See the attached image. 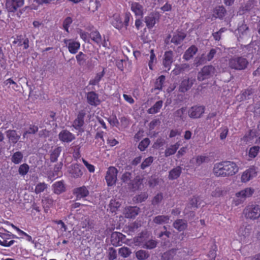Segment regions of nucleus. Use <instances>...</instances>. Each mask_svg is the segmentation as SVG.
<instances>
[{
	"mask_svg": "<svg viewBox=\"0 0 260 260\" xmlns=\"http://www.w3.org/2000/svg\"><path fill=\"white\" fill-rule=\"evenodd\" d=\"M82 161L84 164V165L86 166L87 169L88 170V171L91 172L93 173L94 172L95 168L93 165L89 164L87 161L85 160L84 159L82 158Z\"/></svg>",
	"mask_w": 260,
	"mask_h": 260,
	"instance_id": "64",
	"label": "nucleus"
},
{
	"mask_svg": "<svg viewBox=\"0 0 260 260\" xmlns=\"http://www.w3.org/2000/svg\"><path fill=\"white\" fill-rule=\"evenodd\" d=\"M111 24L118 29H121L123 26V23L119 14H115L113 15L111 19Z\"/></svg>",
	"mask_w": 260,
	"mask_h": 260,
	"instance_id": "24",
	"label": "nucleus"
},
{
	"mask_svg": "<svg viewBox=\"0 0 260 260\" xmlns=\"http://www.w3.org/2000/svg\"><path fill=\"white\" fill-rule=\"evenodd\" d=\"M0 245L4 247H10L15 243V241L11 239L18 238L10 232L0 233Z\"/></svg>",
	"mask_w": 260,
	"mask_h": 260,
	"instance_id": "5",
	"label": "nucleus"
},
{
	"mask_svg": "<svg viewBox=\"0 0 260 260\" xmlns=\"http://www.w3.org/2000/svg\"><path fill=\"white\" fill-rule=\"evenodd\" d=\"M251 228L249 225H242L236 231L240 240H243L249 236Z\"/></svg>",
	"mask_w": 260,
	"mask_h": 260,
	"instance_id": "11",
	"label": "nucleus"
},
{
	"mask_svg": "<svg viewBox=\"0 0 260 260\" xmlns=\"http://www.w3.org/2000/svg\"><path fill=\"white\" fill-rule=\"evenodd\" d=\"M157 245V242L153 240H150L145 242L143 247L146 249H153L155 248Z\"/></svg>",
	"mask_w": 260,
	"mask_h": 260,
	"instance_id": "51",
	"label": "nucleus"
},
{
	"mask_svg": "<svg viewBox=\"0 0 260 260\" xmlns=\"http://www.w3.org/2000/svg\"><path fill=\"white\" fill-rule=\"evenodd\" d=\"M254 189L252 187H246L236 193L233 199V204L238 206L243 203L246 198L250 197L254 193Z\"/></svg>",
	"mask_w": 260,
	"mask_h": 260,
	"instance_id": "1",
	"label": "nucleus"
},
{
	"mask_svg": "<svg viewBox=\"0 0 260 260\" xmlns=\"http://www.w3.org/2000/svg\"><path fill=\"white\" fill-rule=\"evenodd\" d=\"M225 170L224 161H222L214 165L213 172L217 177H225Z\"/></svg>",
	"mask_w": 260,
	"mask_h": 260,
	"instance_id": "19",
	"label": "nucleus"
},
{
	"mask_svg": "<svg viewBox=\"0 0 260 260\" xmlns=\"http://www.w3.org/2000/svg\"><path fill=\"white\" fill-rule=\"evenodd\" d=\"M229 130L226 127H223L220 129V138L221 140H224L226 138Z\"/></svg>",
	"mask_w": 260,
	"mask_h": 260,
	"instance_id": "61",
	"label": "nucleus"
},
{
	"mask_svg": "<svg viewBox=\"0 0 260 260\" xmlns=\"http://www.w3.org/2000/svg\"><path fill=\"white\" fill-rule=\"evenodd\" d=\"M125 236L121 233L115 232L112 233L111 236V242L113 245L117 246L119 244L124 238Z\"/></svg>",
	"mask_w": 260,
	"mask_h": 260,
	"instance_id": "23",
	"label": "nucleus"
},
{
	"mask_svg": "<svg viewBox=\"0 0 260 260\" xmlns=\"http://www.w3.org/2000/svg\"><path fill=\"white\" fill-rule=\"evenodd\" d=\"M38 130V128L37 126L30 125L28 130L25 131L23 135L24 138H26L28 134H35Z\"/></svg>",
	"mask_w": 260,
	"mask_h": 260,
	"instance_id": "56",
	"label": "nucleus"
},
{
	"mask_svg": "<svg viewBox=\"0 0 260 260\" xmlns=\"http://www.w3.org/2000/svg\"><path fill=\"white\" fill-rule=\"evenodd\" d=\"M165 80V76L161 75L156 80L155 83V89L160 90L162 89V85Z\"/></svg>",
	"mask_w": 260,
	"mask_h": 260,
	"instance_id": "47",
	"label": "nucleus"
},
{
	"mask_svg": "<svg viewBox=\"0 0 260 260\" xmlns=\"http://www.w3.org/2000/svg\"><path fill=\"white\" fill-rule=\"evenodd\" d=\"M131 10L136 17L141 18L145 13V9L143 5L138 2H132L131 4Z\"/></svg>",
	"mask_w": 260,
	"mask_h": 260,
	"instance_id": "13",
	"label": "nucleus"
},
{
	"mask_svg": "<svg viewBox=\"0 0 260 260\" xmlns=\"http://www.w3.org/2000/svg\"><path fill=\"white\" fill-rule=\"evenodd\" d=\"M58 137L61 141L65 143H70L75 139V135L67 130L61 131Z\"/></svg>",
	"mask_w": 260,
	"mask_h": 260,
	"instance_id": "16",
	"label": "nucleus"
},
{
	"mask_svg": "<svg viewBox=\"0 0 260 260\" xmlns=\"http://www.w3.org/2000/svg\"><path fill=\"white\" fill-rule=\"evenodd\" d=\"M131 252V250L126 247H121L119 249V254L123 257H128Z\"/></svg>",
	"mask_w": 260,
	"mask_h": 260,
	"instance_id": "50",
	"label": "nucleus"
},
{
	"mask_svg": "<svg viewBox=\"0 0 260 260\" xmlns=\"http://www.w3.org/2000/svg\"><path fill=\"white\" fill-rule=\"evenodd\" d=\"M6 135L9 141L13 143H16L19 140L20 136L14 130H8L6 132Z\"/></svg>",
	"mask_w": 260,
	"mask_h": 260,
	"instance_id": "25",
	"label": "nucleus"
},
{
	"mask_svg": "<svg viewBox=\"0 0 260 260\" xmlns=\"http://www.w3.org/2000/svg\"><path fill=\"white\" fill-rule=\"evenodd\" d=\"M159 14L157 12H153L149 14L145 18V22L149 29L152 28L156 22L159 21Z\"/></svg>",
	"mask_w": 260,
	"mask_h": 260,
	"instance_id": "9",
	"label": "nucleus"
},
{
	"mask_svg": "<svg viewBox=\"0 0 260 260\" xmlns=\"http://www.w3.org/2000/svg\"><path fill=\"white\" fill-rule=\"evenodd\" d=\"M86 55L82 52H79V53L76 56V58L78 63L80 66L83 65L86 60Z\"/></svg>",
	"mask_w": 260,
	"mask_h": 260,
	"instance_id": "44",
	"label": "nucleus"
},
{
	"mask_svg": "<svg viewBox=\"0 0 260 260\" xmlns=\"http://www.w3.org/2000/svg\"><path fill=\"white\" fill-rule=\"evenodd\" d=\"M121 203L115 199L111 200L109 205L110 210L112 212H114L120 207Z\"/></svg>",
	"mask_w": 260,
	"mask_h": 260,
	"instance_id": "46",
	"label": "nucleus"
},
{
	"mask_svg": "<svg viewBox=\"0 0 260 260\" xmlns=\"http://www.w3.org/2000/svg\"><path fill=\"white\" fill-rule=\"evenodd\" d=\"M78 34L80 35V38L84 40L85 42L88 39V34L81 29H78L77 30Z\"/></svg>",
	"mask_w": 260,
	"mask_h": 260,
	"instance_id": "62",
	"label": "nucleus"
},
{
	"mask_svg": "<svg viewBox=\"0 0 260 260\" xmlns=\"http://www.w3.org/2000/svg\"><path fill=\"white\" fill-rule=\"evenodd\" d=\"M23 157V154L20 151H17L12 155L11 160L15 164H19L22 161Z\"/></svg>",
	"mask_w": 260,
	"mask_h": 260,
	"instance_id": "31",
	"label": "nucleus"
},
{
	"mask_svg": "<svg viewBox=\"0 0 260 260\" xmlns=\"http://www.w3.org/2000/svg\"><path fill=\"white\" fill-rule=\"evenodd\" d=\"M63 42L72 54H76L80 49V44L78 41L73 39H64Z\"/></svg>",
	"mask_w": 260,
	"mask_h": 260,
	"instance_id": "10",
	"label": "nucleus"
},
{
	"mask_svg": "<svg viewBox=\"0 0 260 260\" xmlns=\"http://www.w3.org/2000/svg\"><path fill=\"white\" fill-rule=\"evenodd\" d=\"M69 172L71 176L75 178H79L83 175L80 166L77 164L72 165L69 168Z\"/></svg>",
	"mask_w": 260,
	"mask_h": 260,
	"instance_id": "20",
	"label": "nucleus"
},
{
	"mask_svg": "<svg viewBox=\"0 0 260 260\" xmlns=\"http://www.w3.org/2000/svg\"><path fill=\"white\" fill-rule=\"evenodd\" d=\"M143 179L139 177H137L133 181L132 183V188L136 190L140 188L142 185Z\"/></svg>",
	"mask_w": 260,
	"mask_h": 260,
	"instance_id": "49",
	"label": "nucleus"
},
{
	"mask_svg": "<svg viewBox=\"0 0 260 260\" xmlns=\"http://www.w3.org/2000/svg\"><path fill=\"white\" fill-rule=\"evenodd\" d=\"M29 170V166L27 164H23L19 167L18 173L21 176H24L27 174Z\"/></svg>",
	"mask_w": 260,
	"mask_h": 260,
	"instance_id": "43",
	"label": "nucleus"
},
{
	"mask_svg": "<svg viewBox=\"0 0 260 260\" xmlns=\"http://www.w3.org/2000/svg\"><path fill=\"white\" fill-rule=\"evenodd\" d=\"M229 67L236 70L245 69L248 64L247 60L241 56H233L230 58L228 61Z\"/></svg>",
	"mask_w": 260,
	"mask_h": 260,
	"instance_id": "2",
	"label": "nucleus"
},
{
	"mask_svg": "<svg viewBox=\"0 0 260 260\" xmlns=\"http://www.w3.org/2000/svg\"><path fill=\"white\" fill-rule=\"evenodd\" d=\"M215 69L212 66H206L203 68L199 73L198 79L200 81H203L214 75Z\"/></svg>",
	"mask_w": 260,
	"mask_h": 260,
	"instance_id": "6",
	"label": "nucleus"
},
{
	"mask_svg": "<svg viewBox=\"0 0 260 260\" xmlns=\"http://www.w3.org/2000/svg\"><path fill=\"white\" fill-rule=\"evenodd\" d=\"M90 37L91 39L96 44L100 45L102 43V37L98 31H94L90 33Z\"/></svg>",
	"mask_w": 260,
	"mask_h": 260,
	"instance_id": "39",
	"label": "nucleus"
},
{
	"mask_svg": "<svg viewBox=\"0 0 260 260\" xmlns=\"http://www.w3.org/2000/svg\"><path fill=\"white\" fill-rule=\"evenodd\" d=\"M181 173V168L180 167H177L169 172V178L170 180L177 179L179 177Z\"/></svg>",
	"mask_w": 260,
	"mask_h": 260,
	"instance_id": "30",
	"label": "nucleus"
},
{
	"mask_svg": "<svg viewBox=\"0 0 260 260\" xmlns=\"http://www.w3.org/2000/svg\"><path fill=\"white\" fill-rule=\"evenodd\" d=\"M117 257L116 251L113 248H111L109 250V260H114Z\"/></svg>",
	"mask_w": 260,
	"mask_h": 260,
	"instance_id": "63",
	"label": "nucleus"
},
{
	"mask_svg": "<svg viewBox=\"0 0 260 260\" xmlns=\"http://www.w3.org/2000/svg\"><path fill=\"white\" fill-rule=\"evenodd\" d=\"M176 253V250L172 249L168 251L163 253L162 255V259L163 260H170L172 259Z\"/></svg>",
	"mask_w": 260,
	"mask_h": 260,
	"instance_id": "40",
	"label": "nucleus"
},
{
	"mask_svg": "<svg viewBox=\"0 0 260 260\" xmlns=\"http://www.w3.org/2000/svg\"><path fill=\"white\" fill-rule=\"evenodd\" d=\"M204 112V107L203 106L192 107L188 111V115L192 118H198Z\"/></svg>",
	"mask_w": 260,
	"mask_h": 260,
	"instance_id": "15",
	"label": "nucleus"
},
{
	"mask_svg": "<svg viewBox=\"0 0 260 260\" xmlns=\"http://www.w3.org/2000/svg\"><path fill=\"white\" fill-rule=\"evenodd\" d=\"M198 51L197 48L194 46L190 47L185 52L183 55V58L186 60H188L191 58Z\"/></svg>",
	"mask_w": 260,
	"mask_h": 260,
	"instance_id": "27",
	"label": "nucleus"
},
{
	"mask_svg": "<svg viewBox=\"0 0 260 260\" xmlns=\"http://www.w3.org/2000/svg\"><path fill=\"white\" fill-rule=\"evenodd\" d=\"M118 171L114 167H110L106 172L105 180L108 186L114 185L117 181Z\"/></svg>",
	"mask_w": 260,
	"mask_h": 260,
	"instance_id": "4",
	"label": "nucleus"
},
{
	"mask_svg": "<svg viewBox=\"0 0 260 260\" xmlns=\"http://www.w3.org/2000/svg\"><path fill=\"white\" fill-rule=\"evenodd\" d=\"M243 214L247 219H256L260 217V207L256 205H248L244 209Z\"/></svg>",
	"mask_w": 260,
	"mask_h": 260,
	"instance_id": "3",
	"label": "nucleus"
},
{
	"mask_svg": "<svg viewBox=\"0 0 260 260\" xmlns=\"http://www.w3.org/2000/svg\"><path fill=\"white\" fill-rule=\"evenodd\" d=\"M162 101H157L152 107L148 110V113L152 114L158 113L162 108Z\"/></svg>",
	"mask_w": 260,
	"mask_h": 260,
	"instance_id": "32",
	"label": "nucleus"
},
{
	"mask_svg": "<svg viewBox=\"0 0 260 260\" xmlns=\"http://www.w3.org/2000/svg\"><path fill=\"white\" fill-rule=\"evenodd\" d=\"M61 151V148L60 147H58L53 150L50 155V159L52 162H55L57 160Z\"/></svg>",
	"mask_w": 260,
	"mask_h": 260,
	"instance_id": "41",
	"label": "nucleus"
},
{
	"mask_svg": "<svg viewBox=\"0 0 260 260\" xmlns=\"http://www.w3.org/2000/svg\"><path fill=\"white\" fill-rule=\"evenodd\" d=\"M216 51L215 49H211L209 53L207 55L206 57L204 58L201 61L202 63L206 62L207 61H210L214 57Z\"/></svg>",
	"mask_w": 260,
	"mask_h": 260,
	"instance_id": "55",
	"label": "nucleus"
},
{
	"mask_svg": "<svg viewBox=\"0 0 260 260\" xmlns=\"http://www.w3.org/2000/svg\"><path fill=\"white\" fill-rule=\"evenodd\" d=\"M86 98L88 103L91 106H97L101 103L99 95L95 92L90 91L88 92Z\"/></svg>",
	"mask_w": 260,
	"mask_h": 260,
	"instance_id": "17",
	"label": "nucleus"
},
{
	"mask_svg": "<svg viewBox=\"0 0 260 260\" xmlns=\"http://www.w3.org/2000/svg\"><path fill=\"white\" fill-rule=\"evenodd\" d=\"M136 256L139 260H144L149 256V254L145 250H140L136 252Z\"/></svg>",
	"mask_w": 260,
	"mask_h": 260,
	"instance_id": "42",
	"label": "nucleus"
},
{
	"mask_svg": "<svg viewBox=\"0 0 260 260\" xmlns=\"http://www.w3.org/2000/svg\"><path fill=\"white\" fill-rule=\"evenodd\" d=\"M224 167L225 168V177L233 176L236 174L239 171V168L236 164L233 161H224Z\"/></svg>",
	"mask_w": 260,
	"mask_h": 260,
	"instance_id": "8",
	"label": "nucleus"
},
{
	"mask_svg": "<svg viewBox=\"0 0 260 260\" xmlns=\"http://www.w3.org/2000/svg\"><path fill=\"white\" fill-rule=\"evenodd\" d=\"M149 143L150 141L149 139L145 138L139 143L138 148L141 151H144L148 147Z\"/></svg>",
	"mask_w": 260,
	"mask_h": 260,
	"instance_id": "52",
	"label": "nucleus"
},
{
	"mask_svg": "<svg viewBox=\"0 0 260 260\" xmlns=\"http://www.w3.org/2000/svg\"><path fill=\"white\" fill-rule=\"evenodd\" d=\"M105 68H103L101 72L97 73L94 78L91 79L89 81V84L92 85H96L99 84L102 78L104 77L105 74Z\"/></svg>",
	"mask_w": 260,
	"mask_h": 260,
	"instance_id": "26",
	"label": "nucleus"
},
{
	"mask_svg": "<svg viewBox=\"0 0 260 260\" xmlns=\"http://www.w3.org/2000/svg\"><path fill=\"white\" fill-rule=\"evenodd\" d=\"M153 158L152 156L148 157L146 158L141 164V168L144 169L145 168L149 166L153 162Z\"/></svg>",
	"mask_w": 260,
	"mask_h": 260,
	"instance_id": "57",
	"label": "nucleus"
},
{
	"mask_svg": "<svg viewBox=\"0 0 260 260\" xmlns=\"http://www.w3.org/2000/svg\"><path fill=\"white\" fill-rule=\"evenodd\" d=\"M193 84V80L189 79L183 80L180 86L179 90L181 92H185L188 90Z\"/></svg>",
	"mask_w": 260,
	"mask_h": 260,
	"instance_id": "28",
	"label": "nucleus"
},
{
	"mask_svg": "<svg viewBox=\"0 0 260 260\" xmlns=\"http://www.w3.org/2000/svg\"><path fill=\"white\" fill-rule=\"evenodd\" d=\"M24 5V0H6V8L9 12H15Z\"/></svg>",
	"mask_w": 260,
	"mask_h": 260,
	"instance_id": "7",
	"label": "nucleus"
},
{
	"mask_svg": "<svg viewBox=\"0 0 260 260\" xmlns=\"http://www.w3.org/2000/svg\"><path fill=\"white\" fill-rule=\"evenodd\" d=\"M156 61V56L154 54V50L151 49L150 50V59L148 62V66L150 70H153V67L154 63Z\"/></svg>",
	"mask_w": 260,
	"mask_h": 260,
	"instance_id": "48",
	"label": "nucleus"
},
{
	"mask_svg": "<svg viewBox=\"0 0 260 260\" xmlns=\"http://www.w3.org/2000/svg\"><path fill=\"white\" fill-rule=\"evenodd\" d=\"M85 116V113L83 111H80L79 112L77 117L74 121L73 123V126L76 129H80L84 124V117Z\"/></svg>",
	"mask_w": 260,
	"mask_h": 260,
	"instance_id": "22",
	"label": "nucleus"
},
{
	"mask_svg": "<svg viewBox=\"0 0 260 260\" xmlns=\"http://www.w3.org/2000/svg\"><path fill=\"white\" fill-rule=\"evenodd\" d=\"M170 217L167 215H158L153 219V222L156 224H164L169 222Z\"/></svg>",
	"mask_w": 260,
	"mask_h": 260,
	"instance_id": "33",
	"label": "nucleus"
},
{
	"mask_svg": "<svg viewBox=\"0 0 260 260\" xmlns=\"http://www.w3.org/2000/svg\"><path fill=\"white\" fill-rule=\"evenodd\" d=\"M209 160V157L205 155L198 156L196 158V161L198 165H201L203 162H208Z\"/></svg>",
	"mask_w": 260,
	"mask_h": 260,
	"instance_id": "58",
	"label": "nucleus"
},
{
	"mask_svg": "<svg viewBox=\"0 0 260 260\" xmlns=\"http://www.w3.org/2000/svg\"><path fill=\"white\" fill-rule=\"evenodd\" d=\"M73 194L76 197L77 200H80L87 197L89 194V191L86 186H83L75 188L73 190Z\"/></svg>",
	"mask_w": 260,
	"mask_h": 260,
	"instance_id": "18",
	"label": "nucleus"
},
{
	"mask_svg": "<svg viewBox=\"0 0 260 260\" xmlns=\"http://www.w3.org/2000/svg\"><path fill=\"white\" fill-rule=\"evenodd\" d=\"M72 22V19L70 17H68L65 19L63 23V26L64 29L67 31H69V27Z\"/></svg>",
	"mask_w": 260,
	"mask_h": 260,
	"instance_id": "59",
	"label": "nucleus"
},
{
	"mask_svg": "<svg viewBox=\"0 0 260 260\" xmlns=\"http://www.w3.org/2000/svg\"><path fill=\"white\" fill-rule=\"evenodd\" d=\"M146 234L142 233L140 236L136 237L134 239V242L136 246H143L144 245L145 242V236Z\"/></svg>",
	"mask_w": 260,
	"mask_h": 260,
	"instance_id": "37",
	"label": "nucleus"
},
{
	"mask_svg": "<svg viewBox=\"0 0 260 260\" xmlns=\"http://www.w3.org/2000/svg\"><path fill=\"white\" fill-rule=\"evenodd\" d=\"M185 35L184 32H178L174 34L171 39V42L176 45L179 44L184 39Z\"/></svg>",
	"mask_w": 260,
	"mask_h": 260,
	"instance_id": "29",
	"label": "nucleus"
},
{
	"mask_svg": "<svg viewBox=\"0 0 260 260\" xmlns=\"http://www.w3.org/2000/svg\"><path fill=\"white\" fill-rule=\"evenodd\" d=\"M187 224L185 221L182 219L176 220L174 223V227L179 231H182L186 228Z\"/></svg>",
	"mask_w": 260,
	"mask_h": 260,
	"instance_id": "35",
	"label": "nucleus"
},
{
	"mask_svg": "<svg viewBox=\"0 0 260 260\" xmlns=\"http://www.w3.org/2000/svg\"><path fill=\"white\" fill-rule=\"evenodd\" d=\"M173 61V52L171 51L165 52L162 59V65L167 71H169L171 69Z\"/></svg>",
	"mask_w": 260,
	"mask_h": 260,
	"instance_id": "12",
	"label": "nucleus"
},
{
	"mask_svg": "<svg viewBox=\"0 0 260 260\" xmlns=\"http://www.w3.org/2000/svg\"><path fill=\"white\" fill-rule=\"evenodd\" d=\"M256 175V171L254 167H251L245 170L242 174L241 181L245 183L249 181Z\"/></svg>",
	"mask_w": 260,
	"mask_h": 260,
	"instance_id": "14",
	"label": "nucleus"
},
{
	"mask_svg": "<svg viewBox=\"0 0 260 260\" xmlns=\"http://www.w3.org/2000/svg\"><path fill=\"white\" fill-rule=\"evenodd\" d=\"M259 147L254 146L250 148L248 152V156L250 158L255 157L259 151Z\"/></svg>",
	"mask_w": 260,
	"mask_h": 260,
	"instance_id": "45",
	"label": "nucleus"
},
{
	"mask_svg": "<svg viewBox=\"0 0 260 260\" xmlns=\"http://www.w3.org/2000/svg\"><path fill=\"white\" fill-rule=\"evenodd\" d=\"M54 192L56 194H60L65 190V187L62 182L58 181L53 185Z\"/></svg>",
	"mask_w": 260,
	"mask_h": 260,
	"instance_id": "36",
	"label": "nucleus"
},
{
	"mask_svg": "<svg viewBox=\"0 0 260 260\" xmlns=\"http://www.w3.org/2000/svg\"><path fill=\"white\" fill-rule=\"evenodd\" d=\"M225 9L223 6L216 7L213 11V15L216 18H222L225 15Z\"/></svg>",
	"mask_w": 260,
	"mask_h": 260,
	"instance_id": "34",
	"label": "nucleus"
},
{
	"mask_svg": "<svg viewBox=\"0 0 260 260\" xmlns=\"http://www.w3.org/2000/svg\"><path fill=\"white\" fill-rule=\"evenodd\" d=\"M139 211V208L137 207H128L124 209V214L126 218H132L138 214Z\"/></svg>",
	"mask_w": 260,
	"mask_h": 260,
	"instance_id": "21",
	"label": "nucleus"
},
{
	"mask_svg": "<svg viewBox=\"0 0 260 260\" xmlns=\"http://www.w3.org/2000/svg\"><path fill=\"white\" fill-rule=\"evenodd\" d=\"M179 147V144L177 143L174 145H171L170 147L166 149L165 151V156H169L174 154Z\"/></svg>",
	"mask_w": 260,
	"mask_h": 260,
	"instance_id": "38",
	"label": "nucleus"
},
{
	"mask_svg": "<svg viewBox=\"0 0 260 260\" xmlns=\"http://www.w3.org/2000/svg\"><path fill=\"white\" fill-rule=\"evenodd\" d=\"M226 191L223 190L221 188L217 187L211 193V195L214 197H219L223 196Z\"/></svg>",
	"mask_w": 260,
	"mask_h": 260,
	"instance_id": "53",
	"label": "nucleus"
},
{
	"mask_svg": "<svg viewBox=\"0 0 260 260\" xmlns=\"http://www.w3.org/2000/svg\"><path fill=\"white\" fill-rule=\"evenodd\" d=\"M47 187V185L46 183H40L36 185L35 191L37 194L40 193L44 191Z\"/></svg>",
	"mask_w": 260,
	"mask_h": 260,
	"instance_id": "54",
	"label": "nucleus"
},
{
	"mask_svg": "<svg viewBox=\"0 0 260 260\" xmlns=\"http://www.w3.org/2000/svg\"><path fill=\"white\" fill-rule=\"evenodd\" d=\"M163 197L161 193H158L156 194L152 200V203L153 205H157L162 200Z\"/></svg>",
	"mask_w": 260,
	"mask_h": 260,
	"instance_id": "60",
	"label": "nucleus"
}]
</instances>
